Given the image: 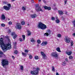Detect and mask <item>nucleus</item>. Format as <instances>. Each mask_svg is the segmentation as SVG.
Wrapping results in <instances>:
<instances>
[{
  "mask_svg": "<svg viewBox=\"0 0 75 75\" xmlns=\"http://www.w3.org/2000/svg\"><path fill=\"white\" fill-rule=\"evenodd\" d=\"M11 35H12V36H14L13 37V39H16L17 37V35L16 34V33H11Z\"/></svg>",
  "mask_w": 75,
  "mask_h": 75,
  "instance_id": "obj_11",
  "label": "nucleus"
},
{
  "mask_svg": "<svg viewBox=\"0 0 75 75\" xmlns=\"http://www.w3.org/2000/svg\"><path fill=\"white\" fill-rule=\"evenodd\" d=\"M65 64H66V63H65V62H64L63 63L62 65L64 66V65H65Z\"/></svg>",
  "mask_w": 75,
  "mask_h": 75,
  "instance_id": "obj_41",
  "label": "nucleus"
},
{
  "mask_svg": "<svg viewBox=\"0 0 75 75\" xmlns=\"http://www.w3.org/2000/svg\"><path fill=\"white\" fill-rule=\"evenodd\" d=\"M56 50L57 51H58V52H61V50H60V48L59 47H57L56 48Z\"/></svg>",
  "mask_w": 75,
  "mask_h": 75,
  "instance_id": "obj_19",
  "label": "nucleus"
},
{
  "mask_svg": "<svg viewBox=\"0 0 75 75\" xmlns=\"http://www.w3.org/2000/svg\"><path fill=\"white\" fill-rule=\"evenodd\" d=\"M60 21H59V19H57L56 21V23H60Z\"/></svg>",
  "mask_w": 75,
  "mask_h": 75,
  "instance_id": "obj_21",
  "label": "nucleus"
},
{
  "mask_svg": "<svg viewBox=\"0 0 75 75\" xmlns=\"http://www.w3.org/2000/svg\"><path fill=\"white\" fill-rule=\"evenodd\" d=\"M72 23H73V25H74V27H75V21H72Z\"/></svg>",
  "mask_w": 75,
  "mask_h": 75,
  "instance_id": "obj_25",
  "label": "nucleus"
},
{
  "mask_svg": "<svg viewBox=\"0 0 75 75\" xmlns=\"http://www.w3.org/2000/svg\"><path fill=\"white\" fill-rule=\"evenodd\" d=\"M15 54H17L18 53V51L17 50H15L14 52Z\"/></svg>",
  "mask_w": 75,
  "mask_h": 75,
  "instance_id": "obj_38",
  "label": "nucleus"
},
{
  "mask_svg": "<svg viewBox=\"0 0 75 75\" xmlns=\"http://www.w3.org/2000/svg\"><path fill=\"white\" fill-rule=\"evenodd\" d=\"M8 20H10V19H8Z\"/></svg>",
  "mask_w": 75,
  "mask_h": 75,
  "instance_id": "obj_62",
  "label": "nucleus"
},
{
  "mask_svg": "<svg viewBox=\"0 0 75 75\" xmlns=\"http://www.w3.org/2000/svg\"><path fill=\"white\" fill-rule=\"evenodd\" d=\"M8 32H9V33H11V30H8Z\"/></svg>",
  "mask_w": 75,
  "mask_h": 75,
  "instance_id": "obj_55",
  "label": "nucleus"
},
{
  "mask_svg": "<svg viewBox=\"0 0 75 75\" xmlns=\"http://www.w3.org/2000/svg\"><path fill=\"white\" fill-rule=\"evenodd\" d=\"M52 71H55V69L54 66H52Z\"/></svg>",
  "mask_w": 75,
  "mask_h": 75,
  "instance_id": "obj_30",
  "label": "nucleus"
},
{
  "mask_svg": "<svg viewBox=\"0 0 75 75\" xmlns=\"http://www.w3.org/2000/svg\"><path fill=\"white\" fill-rule=\"evenodd\" d=\"M64 41L66 43H69L71 41V38L68 36L64 38Z\"/></svg>",
  "mask_w": 75,
  "mask_h": 75,
  "instance_id": "obj_6",
  "label": "nucleus"
},
{
  "mask_svg": "<svg viewBox=\"0 0 75 75\" xmlns=\"http://www.w3.org/2000/svg\"><path fill=\"white\" fill-rule=\"evenodd\" d=\"M1 65L4 67L6 65H8L9 62L6 59H3L1 60Z\"/></svg>",
  "mask_w": 75,
  "mask_h": 75,
  "instance_id": "obj_3",
  "label": "nucleus"
},
{
  "mask_svg": "<svg viewBox=\"0 0 75 75\" xmlns=\"http://www.w3.org/2000/svg\"><path fill=\"white\" fill-rule=\"evenodd\" d=\"M41 55L43 57V58H45V57H46V55H45V54H44V53L42 52H41Z\"/></svg>",
  "mask_w": 75,
  "mask_h": 75,
  "instance_id": "obj_13",
  "label": "nucleus"
},
{
  "mask_svg": "<svg viewBox=\"0 0 75 75\" xmlns=\"http://www.w3.org/2000/svg\"><path fill=\"white\" fill-rule=\"evenodd\" d=\"M66 61H67V62H68V59H67V58H66Z\"/></svg>",
  "mask_w": 75,
  "mask_h": 75,
  "instance_id": "obj_53",
  "label": "nucleus"
},
{
  "mask_svg": "<svg viewBox=\"0 0 75 75\" xmlns=\"http://www.w3.org/2000/svg\"><path fill=\"white\" fill-rule=\"evenodd\" d=\"M12 58H13V59H14L15 58H14V56H12Z\"/></svg>",
  "mask_w": 75,
  "mask_h": 75,
  "instance_id": "obj_48",
  "label": "nucleus"
},
{
  "mask_svg": "<svg viewBox=\"0 0 75 75\" xmlns=\"http://www.w3.org/2000/svg\"><path fill=\"white\" fill-rule=\"evenodd\" d=\"M31 34V32H30V31L29 30L28 31L27 35H28V36H30V35Z\"/></svg>",
  "mask_w": 75,
  "mask_h": 75,
  "instance_id": "obj_17",
  "label": "nucleus"
},
{
  "mask_svg": "<svg viewBox=\"0 0 75 75\" xmlns=\"http://www.w3.org/2000/svg\"><path fill=\"white\" fill-rule=\"evenodd\" d=\"M35 59H39V57L37 56H35Z\"/></svg>",
  "mask_w": 75,
  "mask_h": 75,
  "instance_id": "obj_22",
  "label": "nucleus"
},
{
  "mask_svg": "<svg viewBox=\"0 0 75 75\" xmlns=\"http://www.w3.org/2000/svg\"><path fill=\"white\" fill-rule=\"evenodd\" d=\"M8 6H3V8L5 10H9L10 9V7H11V4H7Z\"/></svg>",
  "mask_w": 75,
  "mask_h": 75,
  "instance_id": "obj_5",
  "label": "nucleus"
},
{
  "mask_svg": "<svg viewBox=\"0 0 75 75\" xmlns=\"http://www.w3.org/2000/svg\"><path fill=\"white\" fill-rule=\"evenodd\" d=\"M27 25H29V24H28Z\"/></svg>",
  "mask_w": 75,
  "mask_h": 75,
  "instance_id": "obj_60",
  "label": "nucleus"
},
{
  "mask_svg": "<svg viewBox=\"0 0 75 75\" xmlns=\"http://www.w3.org/2000/svg\"><path fill=\"white\" fill-rule=\"evenodd\" d=\"M8 23H9V25H11L12 24V22H11V21H10V22H9Z\"/></svg>",
  "mask_w": 75,
  "mask_h": 75,
  "instance_id": "obj_42",
  "label": "nucleus"
},
{
  "mask_svg": "<svg viewBox=\"0 0 75 75\" xmlns=\"http://www.w3.org/2000/svg\"><path fill=\"white\" fill-rule=\"evenodd\" d=\"M51 20H52L54 21V20H55V18L54 17H52L51 18Z\"/></svg>",
  "mask_w": 75,
  "mask_h": 75,
  "instance_id": "obj_35",
  "label": "nucleus"
},
{
  "mask_svg": "<svg viewBox=\"0 0 75 75\" xmlns=\"http://www.w3.org/2000/svg\"><path fill=\"white\" fill-rule=\"evenodd\" d=\"M38 4H37L35 5V9L37 11H41L42 12L43 11H42L41 9V7L39 6L38 9L37 8H38Z\"/></svg>",
  "mask_w": 75,
  "mask_h": 75,
  "instance_id": "obj_7",
  "label": "nucleus"
},
{
  "mask_svg": "<svg viewBox=\"0 0 75 75\" xmlns=\"http://www.w3.org/2000/svg\"><path fill=\"white\" fill-rule=\"evenodd\" d=\"M29 58L30 59H32L33 58V56L31 55H30L29 56Z\"/></svg>",
  "mask_w": 75,
  "mask_h": 75,
  "instance_id": "obj_29",
  "label": "nucleus"
},
{
  "mask_svg": "<svg viewBox=\"0 0 75 75\" xmlns=\"http://www.w3.org/2000/svg\"><path fill=\"white\" fill-rule=\"evenodd\" d=\"M37 47H39V45H38V44L37 45Z\"/></svg>",
  "mask_w": 75,
  "mask_h": 75,
  "instance_id": "obj_57",
  "label": "nucleus"
},
{
  "mask_svg": "<svg viewBox=\"0 0 75 75\" xmlns=\"http://www.w3.org/2000/svg\"><path fill=\"white\" fill-rule=\"evenodd\" d=\"M20 68L21 70H23V66L22 65H21Z\"/></svg>",
  "mask_w": 75,
  "mask_h": 75,
  "instance_id": "obj_32",
  "label": "nucleus"
},
{
  "mask_svg": "<svg viewBox=\"0 0 75 75\" xmlns=\"http://www.w3.org/2000/svg\"><path fill=\"white\" fill-rule=\"evenodd\" d=\"M39 1H40H40H41V0H39Z\"/></svg>",
  "mask_w": 75,
  "mask_h": 75,
  "instance_id": "obj_59",
  "label": "nucleus"
},
{
  "mask_svg": "<svg viewBox=\"0 0 75 75\" xmlns=\"http://www.w3.org/2000/svg\"><path fill=\"white\" fill-rule=\"evenodd\" d=\"M22 10H23V11H25L26 10L25 9V8L24 7H23L22 8Z\"/></svg>",
  "mask_w": 75,
  "mask_h": 75,
  "instance_id": "obj_34",
  "label": "nucleus"
},
{
  "mask_svg": "<svg viewBox=\"0 0 75 75\" xmlns=\"http://www.w3.org/2000/svg\"><path fill=\"white\" fill-rule=\"evenodd\" d=\"M15 28L17 29H19V30H20V29H21L22 27H21L20 23H17L16 24V26H15Z\"/></svg>",
  "mask_w": 75,
  "mask_h": 75,
  "instance_id": "obj_9",
  "label": "nucleus"
},
{
  "mask_svg": "<svg viewBox=\"0 0 75 75\" xmlns=\"http://www.w3.org/2000/svg\"><path fill=\"white\" fill-rule=\"evenodd\" d=\"M58 12L59 14H60L61 15H63L64 14V13L62 12V11H59Z\"/></svg>",
  "mask_w": 75,
  "mask_h": 75,
  "instance_id": "obj_15",
  "label": "nucleus"
},
{
  "mask_svg": "<svg viewBox=\"0 0 75 75\" xmlns=\"http://www.w3.org/2000/svg\"><path fill=\"white\" fill-rule=\"evenodd\" d=\"M47 32L46 33H45V35L47 37L51 34V31L48 30L47 31Z\"/></svg>",
  "mask_w": 75,
  "mask_h": 75,
  "instance_id": "obj_10",
  "label": "nucleus"
},
{
  "mask_svg": "<svg viewBox=\"0 0 75 75\" xmlns=\"http://www.w3.org/2000/svg\"><path fill=\"white\" fill-rule=\"evenodd\" d=\"M19 40H20V41H21V42H22V41H23V39H21V38H20L19 39Z\"/></svg>",
  "mask_w": 75,
  "mask_h": 75,
  "instance_id": "obj_46",
  "label": "nucleus"
},
{
  "mask_svg": "<svg viewBox=\"0 0 75 75\" xmlns=\"http://www.w3.org/2000/svg\"><path fill=\"white\" fill-rule=\"evenodd\" d=\"M67 1H68V0H64L65 4H67Z\"/></svg>",
  "mask_w": 75,
  "mask_h": 75,
  "instance_id": "obj_40",
  "label": "nucleus"
},
{
  "mask_svg": "<svg viewBox=\"0 0 75 75\" xmlns=\"http://www.w3.org/2000/svg\"><path fill=\"white\" fill-rule=\"evenodd\" d=\"M0 45L1 48L4 52H6L7 50H10L11 48V45L10 44H8L6 45L4 44L3 40V38L0 39Z\"/></svg>",
  "mask_w": 75,
  "mask_h": 75,
  "instance_id": "obj_1",
  "label": "nucleus"
},
{
  "mask_svg": "<svg viewBox=\"0 0 75 75\" xmlns=\"http://www.w3.org/2000/svg\"><path fill=\"white\" fill-rule=\"evenodd\" d=\"M33 70H35V69H36V68H35V67H33Z\"/></svg>",
  "mask_w": 75,
  "mask_h": 75,
  "instance_id": "obj_51",
  "label": "nucleus"
},
{
  "mask_svg": "<svg viewBox=\"0 0 75 75\" xmlns=\"http://www.w3.org/2000/svg\"><path fill=\"white\" fill-rule=\"evenodd\" d=\"M37 42L38 44H40V43H41V40H38L37 41Z\"/></svg>",
  "mask_w": 75,
  "mask_h": 75,
  "instance_id": "obj_24",
  "label": "nucleus"
},
{
  "mask_svg": "<svg viewBox=\"0 0 75 75\" xmlns=\"http://www.w3.org/2000/svg\"><path fill=\"white\" fill-rule=\"evenodd\" d=\"M16 44H17V43H16V42H13L14 45L15 46H16Z\"/></svg>",
  "mask_w": 75,
  "mask_h": 75,
  "instance_id": "obj_43",
  "label": "nucleus"
},
{
  "mask_svg": "<svg viewBox=\"0 0 75 75\" xmlns=\"http://www.w3.org/2000/svg\"><path fill=\"white\" fill-rule=\"evenodd\" d=\"M25 52H28V50H25Z\"/></svg>",
  "mask_w": 75,
  "mask_h": 75,
  "instance_id": "obj_39",
  "label": "nucleus"
},
{
  "mask_svg": "<svg viewBox=\"0 0 75 75\" xmlns=\"http://www.w3.org/2000/svg\"><path fill=\"white\" fill-rule=\"evenodd\" d=\"M72 58H73V57L72 56H70L69 57V59H72Z\"/></svg>",
  "mask_w": 75,
  "mask_h": 75,
  "instance_id": "obj_33",
  "label": "nucleus"
},
{
  "mask_svg": "<svg viewBox=\"0 0 75 75\" xmlns=\"http://www.w3.org/2000/svg\"><path fill=\"white\" fill-rule=\"evenodd\" d=\"M38 28H40L41 30H45L47 28V26L42 23H39L38 26Z\"/></svg>",
  "mask_w": 75,
  "mask_h": 75,
  "instance_id": "obj_2",
  "label": "nucleus"
},
{
  "mask_svg": "<svg viewBox=\"0 0 75 75\" xmlns=\"http://www.w3.org/2000/svg\"><path fill=\"white\" fill-rule=\"evenodd\" d=\"M66 54H67L68 55H71L72 54V52L71 51L70 52H66Z\"/></svg>",
  "mask_w": 75,
  "mask_h": 75,
  "instance_id": "obj_16",
  "label": "nucleus"
},
{
  "mask_svg": "<svg viewBox=\"0 0 75 75\" xmlns=\"http://www.w3.org/2000/svg\"><path fill=\"white\" fill-rule=\"evenodd\" d=\"M32 3H34V1L32 0Z\"/></svg>",
  "mask_w": 75,
  "mask_h": 75,
  "instance_id": "obj_52",
  "label": "nucleus"
},
{
  "mask_svg": "<svg viewBox=\"0 0 75 75\" xmlns=\"http://www.w3.org/2000/svg\"><path fill=\"white\" fill-rule=\"evenodd\" d=\"M37 16L36 14H33L31 15V17L32 18H35Z\"/></svg>",
  "mask_w": 75,
  "mask_h": 75,
  "instance_id": "obj_14",
  "label": "nucleus"
},
{
  "mask_svg": "<svg viewBox=\"0 0 75 75\" xmlns=\"http://www.w3.org/2000/svg\"><path fill=\"white\" fill-rule=\"evenodd\" d=\"M3 57V56L1 54H0V58H2Z\"/></svg>",
  "mask_w": 75,
  "mask_h": 75,
  "instance_id": "obj_47",
  "label": "nucleus"
},
{
  "mask_svg": "<svg viewBox=\"0 0 75 75\" xmlns=\"http://www.w3.org/2000/svg\"><path fill=\"white\" fill-rule=\"evenodd\" d=\"M71 46H72L74 45V42H73V41H71Z\"/></svg>",
  "mask_w": 75,
  "mask_h": 75,
  "instance_id": "obj_28",
  "label": "nucleus"
},
{
  "mask_svg": "<svg viewBox=\"0 0 75 75\" xmlns=\"http://www.w3.org/2000/svg\"><path fill=\"white\" fill-rule=\"evenodd\" d=\"M0 54L1 55H3V53L1 51H0Z\"/></svg>",
  "mask_w": 75,
  "mask_h": 75,
  "instance_id": "obj_44",
  "label": "nucleus"
},
{
  "mask_svg": "<svg viewBox=\"0 0 75 75\" xmlns=\"http://www.w3.org/2000/svg\"><path fill=\"white\" fill-rule=\"evenodd\" d=\"M1 26L2 27H4L5 26V24L4 23H2L1 24Z\"/></svg>",
  "mask_w": 75,
  "mask_h": 75,
  "instance_id": "obj_36",
  "label": "nucleus"
},
{
  "mask_svg": "<svg viewBox=\"0 0 75 75\" xmlns=\"http://www.w3.org/2000/svg\"><path fill=\"white\" fill-rule=\"evenodd\" d=\"M22 37L23 38V40H25V36L24 35H23Z\"/></svg>",
  "mask_w": 75,
  "mask_h": 75,
  "instance_id": "obj_26",
  "label": "nucleus"
},
{
  "mask_svg": "<svg viewBox=\"0 0 75 75\" xmlns=\"http://www.w3.org/2000/svg\"><path fill=\"white\" fill-rule=\"evenodd\" d=\"M12 0V1H14V0Z\"/></svg>",
  "mask_w": 75,
  "mask_h": 75,
  "instance_id": "obj_61",
  "label": "nucleus"
},
{
  "mask_svg": "<svg viewBox=\"0 0 75 75\" xmlns=\"http://www.w3.org/2000/svg\"><path fill=\"white\" fill-rule=\"evenodd\" d=\"M47 44V42H43L41 44V46H44L45 45H46Z\"/></svg>",
  "mask_w": 75,
  "mask_h": 75,
  "instance_id": "obj_12",
  "label": "nucleus"
},
{
  "mask_svg": "<svg viewBox=\"0 0 75 75\" xmlns=\"http://www.w3.org/2000/svg\"><path fill=\"white\" fill-rule=\"evenodd\" d=\"M55 18L56 19H58V17L57 16Z\"/></svg>",
  "mask_w": 75,
  "mask_h": 75,
  "instance_id": "obj_58",
  "label": "nucleus"
},
{
  "mask_svg": "<svg viewBox=\"0 0 75 75\" xmlns=\"http://www.w3.org/2000/svg\"><path fill=\"white\" fill-rule=\"evenodd\" d=\"M34 41L35 40L33 39H31L30 40L31 42H34Z\"/></svg>",
  "mask_w": 75,
  "mask_h": 75,
  "instance_id": "obj_45",
  "label": "nucleus"
},
{
  "mask_svg": "<svg viewBox=\"0 0 75 75\" xmlns=\"http://www.w3.org/2000/svg\"><path fill=\"white\" fill-rule=\"evenodd\" d=\"M44 8L45 9V10H47L48 7L45 6L44 7Z\"/></svg>",
  "mask_w": 75,
  "mask_h": 75,
  "instance_id": "obj_37",
  "label": "nucleus"
},
{
  "mask_svg": "<svg viewBox=\"0 0 75 75\" xmlns=\"http://www.w3.org/2000/svg\"><path fill=\"white\" fill-rule=\"evenodd\" d=\"M73 36H75V33H74L72 34Z\"/></svg>",
  "mask_w": 75,
  "mask_h": 75,
  "instance_id": "obj_50",
  "label": "nucleus"
},
{
  "mask_svg": "<svg viewBox=\"0 0 75 75\" xmlns=\"http://www.w3.org/2000/svg\"><path fill=\"white\" fill-rule=\"evenodd\" d=\"M58 37H59V38H61V35L60 34H58L57 35Z\"/></svg>",
  "mask_w": 75,
  "mask_h": 75,
  "instance_id": "obj_27",
  "label": "nucleus"
},
{
  "mask_svg": "<svg viewBox=\"0 0 75 75\" xmlns=\"http://www.w3.org/2000/svg\"><path fill=\"white\" fill-rule=\"evenodd\" d=\"M22 54L23 56H25L27 55V53H24L23 52H22Z\"/></svg>",
  "mask_w": 75,
  "mask_h": 75,
  "instance_id": "obj_20",
  "label": "nucleus"
},
{
  "mask_svg": "<svg viewBox=\"0 0 75 75\" xmlns=\"http://www.w3.org/2000/svg\"><path fill=\"white\" fill-rule=\"evenodd\" d=\"M25 23V22H24V21H23L21 22V24H22V25H24Z\"/></svg>",
  "mask_w": 75,
  "mask_h": 75,
  "instance_id": "obj_23",
  "label": "nucleus"
},
{
  "mask_svg": "<svg viewBox=\"0 0 75 75\" xmlns=\"http://www.w3.org/2000/svg\"><path fill=\"white\" fill-rule=\"evenodd\" d=\"M43 2H44V3H45V4L46 3V1H43Z\"/></svg>",
  "mask_w": 75,
  "mask_h": 75,
  "instance_id": "obj_56",
  "label": "nucleus"
},
{
  "mask_svg": "<svg viewBox=\"0 0 75 75\" xmlns=\"http://www.w3.org/2000/svg\"><path fill=\"white\" fill-rule=\"evenodd\" d=\"M38 71H40V68L37 67L36 68V70L31 71L30 74H32V75H38V73H39Z\"/></svg>",
  "mask_w": 75,
  "mask_h": 75,
  "instance_id": "obj_4",
  "label": "nucleus"
},
{
  "mask_svg": "<svg viewBox=\"0 0 75 75\" xmlns=\"http://www.w3.org/2000/svg\"><path fill=\"white\" fill-rule=\"evenodd\" d=\"M51 9V8L50 7H47V10H50Z\"/></svg>",
  "mask_w": 75,
  "mask_h": 75,
  "instance_id": "obj_31",
  "label": "nucleus"
},
{
  "mask_svg": "<svg viewBox=\"0 0 75 75\" xmlns=\"http://www.w3.org/2000/svg\"><path fill=\"white\" fill-rule=\"evenodd\" d=\"M5 17L4 15H2L1 16V18L2 20H4V19H5Z\"/></svg>",
  "mask_w": 75,
  "mask_h": 75,
  "instance_id": "obj_18",
  "label": "nucleus"
},
{
  "mask_svg": "<svg viewBox=\"0 0 75 75\" xmlns=\"http://www.w3.org/2000/svg\"><path fill=\"white\" fill-rule=\"evenodd\" d=\"M56 75H59V74L58 73H56Z\"/></svg>",
  "mask_w": 75,
  "mask_h": 75,
  "instance_id": "obj_54",
  "label": "nucleus"
},
{
  "mask_svg": "<svg viewBox=\"0 0 75 75\" xmlns=\"http://www.w3.org/2000/svg\"><path fill=\"white\" fill-rule=\"evenodd\" d=\"M4 4H7V2H4Z\"/></svg>",
  "mask_w": 75,
  "mask_h": 75,
  "instance_id": "obj_49",
  "label": "nucleus"
},
{
  "mask_svg": "<svg viewBox=\"0 0 75 75\" xmlns=\"http://www.w3.org/2000/svg\"><path fill=\"white\" fill-rule=\"evenodd\" d=\"M51 55L53 57H54L56 59L57 58H58V55L55 52L52 53L51 54Z\"/></svg>",
  "mask_w": 75,
  "mask_h": 75,
  "instance_id": "obj_8",
  "label": "nucleus"
}]
</instances>
